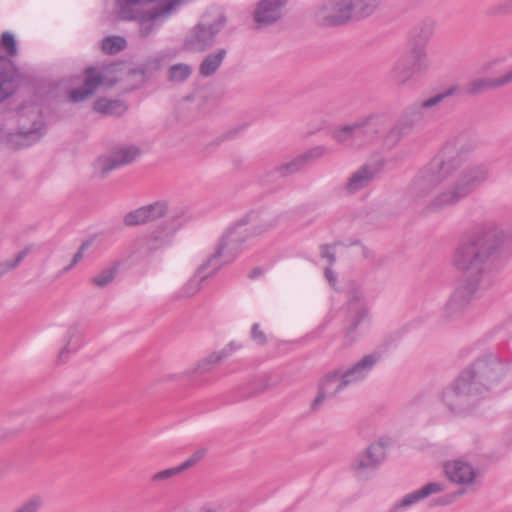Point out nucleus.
Segmentation results:
<instances>
[{
  "label": "nucleus",
  "mask_w": 512,
  "mask_h": 512,
  "mask_svg": "<svg viewBox=\"0 0 512 512\" xmlns=\"http://www.w3.org/2000/svg\"><path fill=\"white\" fill-rule=\"evenodd\" d=\"M475 148V141L467 133L448 139L413 178L408 188L410 200L423 206L426 212H437L466 199L489 177L486 164L463 167Z\"/></svg>",
  "instance_id": "obj_1"
},
{
  "label": "nucleus",
  "mask_w": 512,
  "mask_h": 512,
  "mask_svg": "<svg viewBox=\"0 0 512 512\" xmlns=\"http://www.w3.org/2000/svg\"><path fill=\"white\" fill-rule=\"evenodd\" d=\"M510 235L497 223L477 225L457 246L453 266L464 274L445 302L441 317L447 322L461 319L479 290L489 285L488 276L501 252L508 246Z\"/></svg>",
  "instance_id": "obj_2"
},
{
  "label": "nucleus",
  "mask_w": 512,
  "mask_h": 512,
  "mask_svg": "<svg viewBox=\"0 0 512 512\" xmlns=\"http://www.w3.org/2000/svg\"><path fill=\"white\" fill-rule=\"evenodd\" d=\"M191 0H115L121 20L134 21L141 38L154 35L182 6Z\"/></svg>",
  "instance_id": "obj_3"
},
{
  "label": "nucleus",
  "mask_w": 512,
  "mask_h": 512,
  "mask_svg": "<svg viewBox=\"0 0 512 512\" xmlns=\"http://www.w3.org/2000/svg\"><path fill=\"white\" fill-rule=\"evenodd\" d=\"M387 122L383 114H370L352 123L335 126L330 135L344 148L359 149L378 138Z\"/></svg>",
  "instance_id": "obj_4"
},
{
  "label": "nucleus",
  "mask_w": 512,
  "mask_h": 512,
  "mask_svg": "<svg viewBox=\"0 0 512 512\" xmlns=\"http://www.w3.org/2000/svg\"><path fill=\"white\" fill-rule=\"evenodd\" d=\"M380 360V352L366 354L350 367H342L328 372L321 379L319 385L328 392L330 397H334L347 387L367 379Z\"/></svg>",
  "instance_id": "obj_5"
},
{
  "label": "nucleus",
  "mask_w": 512,
  "mask_h": 512,
  "mask_svg": "<svg viewBox=\"0 0 512 512\" xmlns=\"http://www.w3.org/2000/svg\"><path fill=\"white\" fill-rule=\"evenodd\" d=\"M507 371L508 366L501 358L488 353L477 358L461 374L481 396L500 383Z\"/></svg>",
  "instance_id": "obj_6"
},
{
  "label": "nucleus",
  "mask_w": 512,
  "mask_h": 512,
  "mask_svg": "<svg viewBox=\"0 0 512 512\" xmlns=\"http://www.w3.org/2000/svg\"><path fill=\"white\" fill-rule=\"evenodd\" d=\"M381 0H334L319 10L317 17L321 24L336 26L350 20H360L372 15Z\"/></svg>",
  "instance_id": "obj_7"
},
{
  "label": "nucleus",
  "mask_w": 512,
  "mask_h": 512,
  "mask_svg": "<svg viewBox=\"0 0 512 512\" xmlns=\"http://www.w3.org/2000/svg\"><path fill=\"white\" fill-rule=\"evenodd\" d=\"M461 89L458 85H452L435 95L412 103L400 114L398 120L411 132L416 127L427 124L433 112L438 110L439 105L447 98L458 95Z\"/></svg>",
  "instance_id": "obj_8"
},
{
  "label": "nucleus",
  "mask_w": 512,
  "mask_h": 512,
  "mask_svg": "<svg viewBox=\"0 0 512 512\" xmlns=\"http://www.w3.org/2000/svg\"><path fill=\"white\" fill-rule=\"evenodd\" d=\"M346 310L347 326L343 339L346 345H351L360 337V324L370 315L368 300L361 285L351 283L347 290Z\"/></svg>",
  "instance_id": "obj_9"
},
{
  "label": "nucleus",
  "mask_w": 512,
  "mask_h": 512,
  "mask_svg": "<svg viewBox=\"0 0 512 512\" xmlns=\"http://www.w3.org/2000/svg\"><path fill=\"white\" fill-rule=\"evenodd\" d=\"M444 473L447 479L459 486L456 495L475 492L482 481V473L465 458H455L444 463Z\"/></svg>",
  "instance_id": "obj_10"
},
{
  "label": "nucleus",
  "mask_w": 512,
  "mask_h": 512,
  "mask_svg": "<svg viewBox=\"0 0 512 512\" xmlns=\"http://www.w3.org/2000/svg\"><path fill=\"white\" fill-rule=\"evenodd\" d=\"M388 441L379 439L359 452L350 463L351 471L357 478L368 480L386 459Z\"/></svg>",
  "instance_id": "obj_11"
},
{
  "label": "nucleus",
  "mask_w": 512,
  "mask_h": 512,
  "mask_svg": "<svg viewBox=\"0 0 512 512\" xmlns=\"http://www.w3.org/2000/svg\"><path fill=\"white\" fill-rule=\"evenodd\" d=\"M429 60L426 50L421 47L409 48L394 64L391 70L392 80L399 84H406L415 75L427 71Z\"/></svg>",
  "instance_id": "obj_12"
},
{
  "label": "nucleus",
  "mask_w": 512,
  "mask_h": 512,
  "mask_svg": "<svg viewBox=\"0 0 512 512\" xmlns=\"http://www.w3.org/2000/svg\"><path fill=\"white\" fill-rule=\"evenodd\" d=\"M479 397L462 374L442 393L443 403L452 413L456 414L470 410Z\"/></svg>",
  "instance_id": "obj_13"
},
{
  "label": "nucleus",
  "mask_w": 512,
  "mask_h": 512,
  "mask_svg": "<svg viewBox=\"0 0 512 512\" xmlns=\"http://www.w3.org/2000/svg\"><path fill=\"white\" fill-rule=\"evenodd\" d=\"M258 214L256 211H250L238 219L224 234L220 243L227 248V260H233L237 249L250 237L255 236L250 223L256 222Z\"/></svg>",
  "instance_id": "obj_14"
},
{
  "label": "nucleus",
  "mask_w": 512,
  "mask_h": 512,
  "mask_svg": "<svg viewBox=\"0 0 512 512\" xmlns=\"http://www.w3.org/2000/svg\"><path fill=\"white\" fill-rule=\"evenodd\" d=\"M139 155L140 150L135 145L117 146L108 155L99 157L95 167L99 176L105 178L113 170L134 162Z\"/></svg>",
  "instance_id": "obj_15"
},
{
  "label": "nucleus",
  "mask_w": 512,
  "mask_h": 512,
  "mask_svg": "<svg viewBox=\"0 0 512 512\" xmlns=\"http://www.w3.org/2000/svg\"><path fill=\"white\" fill-rule=\"evenodd\" d=\"M175 234V228H170L164 222L149 235L138 238L133 244L132 254L138 255L140 258L147 257L154 251L170 244Z\"/></svg>",
  "instance_id": "obj_16"
},
{
  "label": "nucleus",
  "mask_w": 512,
  "mask_h": 512,
  "mask_svg": "<svg viewBox=\"0 0 512 512\" xmlns=\"http://www.w3.org/2000/svg\"><path fill=\"white\" fill-rule=\"evenodd\" d=\"M235 350V347L233 343L228 344L226 347H224L220 351H215L206 356L205 358L198 361L193 367L186 369L185 371L169 375L168 379L170 380H188V381H195L201 376L210 373L213 371L215 366L220 363L222 360L230 356L233 351Z\"/></svg>",
  "instance_id": "obj_17"
},
{
  "label": "nucleus",
  "mask_w": 512,
  "mask_h": 512,
  "mask_svg": "<svg viewBox=\"0 0 512 512\" xmlns=\"http://www.w3.org/2000/svg\"><path fill=\"white\" fill-rule=\"evenodd\" d=\"M168 212L169 202L158 200L127 213L124 216V223L126 226L143 225L165 217Z\"/></svg>",
  "instance_id": "obj_18"
},
{
  "label": "nucleus",
  "mask_w": 512,
  "mask_h": 512,
  "mask_svg": "<svg viewBox=\"0 0 512 512\" xmlns=\"http://www.w3.org/2000/svg\"><path fill=\"white\" fill-rule=\"evenodd\" d=\"M285 0H260L254 10L253 20L258 29L276 23L282 17Z\"/></svg>",
  "instance_id": "obj_19"
},
{
  "label": "nucleus",
  "mask_w": 512,
  "mask_h": 512,
  "mask_svg": "<svg viewBox=\"0 0 512 512\" xmlns=\"http://www.w3.org/2000/svg\"><path fill=\"white\" fill-rule=\"evenodd\" d=\"M378 169L373 165H363L347 178L343 191L353 195L368 187L377 177Z\"/></svg>",
  "instance_id": "obj_20"
},
{
  "label": "nucleus",
  "mask_w": 512,
  "mask_h": 512,
  "mask_svg": "<svg viewBox=\"0 0 512 512\" xmlns=\"http://www.w3.org/2000/svg\"><path fill=\"white\" fill-rule=\"evenodd\" d=\"M105 84L104 73L94 67L85 70V79L82 87L73 89L70 92V99L73 102H81L91 97L100 85Z\"/></svg>",
  "instance_id": "obj_21"
},
{
  "label": "nucleus",
  "mask_w": 512,
  "mask_h": 512,
  "mask_svg": "<svg viewBox=\"0 0 512 512\" xmlns=\"http://www.w3.org/2000/svg\"><path fill=\"white\" fill-rule=\"evenodd\" d=\"M218 30L213 26L197 25L185 40V48L193 52H201L215 42Z\"/></svg>",
  "instance_id": "obj_22"
},
{
  "label": "nucleus",
  "mask_w": 512,
  "mask_h": 512,
  "mask_svg": "<svg viewBox=\"0 0 512 512\" xmlns=\"http://www.w3.org/2000/svg\"><path fill=\"white\" fill-rule=\"evenodd\" d=\"M512 83V68L504 75L497 78H476L470 81L464 88V93L469 96H475L488 90H494L499 87Z\"/></svg>",
  "instance_id": "obj_23"
},
{
  "label": "nucleus",
  "mask_w": 512,
  "mask_h": 512,
  "mask_svg": "<svg viewBox=\"0 0 512 512\" xmlns=\"http://www.w3.org/2000/svg\"><path fill=\"white\" fill-rule=\"evenodd\" d=\"M444 490V485L438 482H430L424 485L422 488L406 494L399 502L395 504L396 509H406L428 496L436 493H440Z\"/></svg>",
  "instance_id": "obj_24"
},
{
  "label": "nucleus",
  "mask_w": 512,
  "mask_h": 512,
  "mask_svg": "<svg viewBox=\"0 0 512 512\" xmlns=\"http://www.w3.org/2000/svg\"><path fill=\"white\" fill-rule=\"evenodd\" d=\"M436 23L432 19H425L417 23L411 31L410 47L425 49L426 44L431 39Z\"/></svg>",
  "instance_id": "obj_25"
},
{
  "label": "nucleus",
  "mask_w": 512,
  "mask_h": 512,
  "mask_svg": "<svg viewBox=\"0 0 512 512\" xmlns=\"http://www.w3.org/2000/svg\"><path fill=\"white\" fill-rule=\"evenodd\" d=\"M15 88V73L8 59L0 56V102L8 98Z\"/></svg>",
  "instance_id": "obj_26"
},
{
  "label": "nucleus",
  "mask_w": 512,
  "mask_h": 512,
  "mask_svg": "<svg viewBox=\"0 0 512 512\" xmlns=\"http://www.w3.org/2000/svg\"><path fill=\"white\" fill-rule=\"evenodd\" d=\"M228 251L221 243H219L214 254L199 268L198 272L202 273L207 271L205 275L201 277V280L206 277L215 274L225 263L230 262L227 260Z\"/></svg>",
  "instance_id": "obj_27"
},
{
  "label": "nucleus",
  "mask_w": 512,
  "mask_h": 512,
  "mask_svg": "<svg viewBox=\"0 0 512 512\" xmlns=\"http://www.w3.org/2000/svg\"><path fill=\"white\" fill-rule=\"evenodd\" d=\"M93 108L96 112L109 116H122L126 110V105L120 100H111L99 98L94 102Z\"/></svg>",
  "instance_id": "obj_28"
},
{
  "label": "nucleus",
  "mask_w": 512,
  "mask_h": 512,
  "mask_svg": "<svg viewBox=\"0 0 512 512\" xmlns=\"http://www.w3.org/2000/svg\"><path fill=\"white\" fill-rule=\"evenodd\" d=\"M412 132L409 131L402 122L398 119L397 121L387 130L382 137V144L388 149L396 147L401 140L410 135Z\"/></svg>",
  "instance_id": "obj_29"
},
{
  "label": "nucleus",
  "mask_w": 512,
  "mask_h": 512,
  "mask_svg": "<svg viewBox=\"0 0 512 512\" xmlns=\"http://www.w3.org/2000/svg\"><path fill=\"white\" fill-rule=\"evenodd\" d=\"M226 54L227 51L224 48L219 49L214 53L208 54L200 64V74L204 77H209L213 75L222 64L224 58L226 57Z\"/></svg>",
  "instance_id": "obj_30"
},
{
  "label": "nucleus",
  "mask_w": 512,
  "mask_h": 512,
  "mask_svg": "<svg viewBox=\"0 0 512 512\" xmlns=\"http://www.w3.org/2000/svg\"><path fill=\"white\" fill-rule=\"evenodd\" d=\"M256 213L258 214V219L256 220V222L249 224L250 226H252L253 233L255 236L261 235L277 225V216L267 212Z\"/></svg>",
  "instance_id": "obj_31"
},
{
  "label": "nucleus",
  "mask_w": 512,
  "mask_h": 512,
  "mask_svg": "<svg viewBox=\"0 0 512 512\" xmlns=\"http://www.w3.org/2000/svg\"><path fill=\"white\" fill-rule=\"evenodd\" d=\"M169 218L165 221L170 228H175L177 232L186 222L190 220L189 208L187 206H176L169 209Z\"/></svg>",
  "instance_id": "obj_32"
},
{
  "label": "nucleus",
  "mask_w": 512,
  "mask_h": 512,
  "mask_svg": "<svg viewBox=\"0 0 512 512\" xmlns=\"http://www.w3.org/2000/svg\"><path fill=\"white\" fill-rule=\"evenodd\" d=\"M306 167L307 166L300 154L293 158L292 160L277 166L275 168V172L280 177H288L298 172H301Z\"/></svg>",
  "instance_id": "obj_33"
},
{
  "label": "nucleus",
  "mask_w": 512,
  "mask_h": 512,
  "mask_svg": "<svg viewBox=\"0 0 512 512\" xmlns=\"http://www.w3.org/2000/svg\"><path fill=\"white\" fill-rule=\"evenodd\" d=\"M43 122L41 119L34 120L31 127H26L25 125H21L19 127V135L23 137L24 140H26V144L29 145L31 143H34L38 141L43 132Z\"/></svg>",
  "instance_id": "obj_34"
},
{
  "label": "nucleus",
  "mask_w": 512,
  "mask_h": 512,
  "mask_svg": "<svg viewBox=\"0 0 512 512\" xmlns=\"http://www.w3.org/2000/svg\"><path fill=\"white\" fill-rule=\"evenodd\" d=\"M192 67L186 63H177L168 69V80L171 82H184L192 74Z\"/></svg>",
  "instance_id": "obj_35"
},
{
  "label": "nucleus",
  "mask_w": 512,
  "mask_h": 512,
  "mask_svg": "<svg viewBox=\"0 0 512 512\" xmlns=\"http://www.w3.org/2000/svg\"><path fill=\"white\" fill-rule=\"evenodd\" d=\"M32 246H27L19 251L14 258L0 262V277L7 274L9 271L17 268L26 256L31 252Z\"/></svg>",
  "instance_id": "obj_36"
},
{
  "label": "nucleus",
  "mask_w": 512,
  "mask_h": 512,
  "mask_svg": "<svg viewBox=\"0 0 512 512\" xmlns=\"http://www.w3.org/2000/svg\"><path fill=\"white\" fill-rule=\"evenodd\" d=\"M79 337V329L76 325L68 328L65 335V347L59 353V359L65 361L70 350L76 349L77 339Z\"/></svg>",
  "instance_id": "obj_37"
},
{
  "label": "nucleus",
  "mask_w": 512,
  "mask_h": 512,
  "mask_svg": "<svg viewBox=\"0 0 512 512\" xmlns=\"http://www.w3.org/2000/svg\"><path fill=\"white\" fill-rule=\"evenodd\" d=\"M280 380L274 378L271 375H263L259 377L252 384L251 392L249 395H256L267 391L268 389L274 388L279 384Z\"/></svg>",
  "instance_id": "obj_38"
},
{
  "label": "nucleus",
  "mask_w": 512,
  "mask_h": 512,
  "mask_svg": "<svg viewBox=\"0 0 512 512\" xmlns=\"http://www.w3.org/2000/svg\"><path fill=\"white\" fill-rule=\"evenodd\" d=\"M117 272V266L105 268L91 278V283L99 288H103L114 280Z\"/></svg>",
  "instance_id": "obj_39"
},
{
  "label": "nucleus",
  "mask_w": 512,
  "mask_h": 512,
  "mask_svg": "<svg viewBox=\"0 0 512 512\" xmlns=\"http://www.w3.org/2000/svg\"><path fill=\"white\" fill-rule=\"evenodd\" d=\"M181 473L182 471L180 470L179 466L167 468L153 474L150 478V481L156 485L167 484Z\"/></svg>",
  "instance_id": "obj_40"
},
{
  "label": "nucleus",
  "mask_w": 512,
  "mask_h": 512,
  "mask_svg": "<svg viewBox=\"0 0 512 512\" xmlns=\"http://www.w3.org/2000/svg\"><path fill=\"white\" fill-rule=\"evenodd\" d=\"M126 46V40L120 36H110L102 41V50L108 54H116Z\"/></svg>",
  "instance_id": "obj_41"
},
{
  "label": "nucleus",
  "mask_w": 512,
  "mask_h": 512,
  "mask_svg": "<svg viewBox=\"0 0 512 512\" xmlns=\"http://www.w3.org/2000/svg\"><path fill=\"white\" fill-rule=\"evenodd\" d=\"M329 153H330V150L326 146L318 145V146H315V147L307 150L306 152L302 153L301 156H302L306 166H308L315 160H318Z\"/></svg>",
  "instance_id": "obj_42"
},
{
  "label": "nucleus",
  "mask_w": 512,
  "mask_h": 512,
  "mask_svg": "<svg viewBox=\"0 0 512 512\" xmlns=\"http://www.w3.org/2000/svg\"><path fill=\"white\" fill-rule=\"evenodd\" d=\"M206 453H207L206 448H200V449L196 450L184 462H182L180 465H178L180 470L182 472H184V471L194 467L206 456Z\"/></svg>",
  "instance_id": "obj_43"
},
{
  "label": "nucleus",
  "mask_w": 512,
  "mask_h": 512,
  "mask_svg": "<svg viewBox=\"0 0 512 512\" xmlns=\"http://www.w3.org/2000/svg\"><path fill=\"white\" fill-rule=\"evenodd\" d=\"M487 13L490 16L506 15L512 13V0H503L500 3L491 5Z\"/></svg>",
  "instance_id": "obj_44"
},
{
  "label": "nucleus",
  "mask_w": 512,
  "mask_h": 512,
  "mask_svg": "<svg viewBox=\"0 0 512 512\" xmlns=\"http://www.w3.org/2000/svg\"><path fill=\"white\" fill-rule=\"evenodd\" d=\"M201 279H191L189 280L181 289L180 297H190L197 293L200 289Z\"/></svg>",
  "instance_id": "obj_45"
},
{
  "label": "nucleus",
  "mask_w": 512,
  "mask_h": 512,
  "mask_svg": "<svg viewBox=\"0 0 512 512\" xmlns=\"http://www.w3.org/2000/svg\"><path fill=\"white\" fill-rule=\"evenodd\" d=\"M251 335H252V339L258 345L263 346V345H265L267 343V337H266L265 333L262 330H260L259 324L255 323L252 326Z\"/></svg>",
  "instance_id": "obj_46"
},
{
  "label": "nucleus",
  "mask_w": 512,
  "mask_h": 512,
  "mask_svg": "<svg viewBox=\"0 0 512 512\" xmlns=\"http://www.w3.org/2000/svg\"><path fill=\"white\" fill-rule=\"evenodd\" d=\"M326 397H330L328 392L324 391L322 389V386L319 385V391H318V394L317 396L315 397V399L313 400L312 404H311V408L313 410H317L321 405L322 403L324 402L325 398Z\"/></svg>",
  "instance_id": "obj_47"
},
{
  "label": "nucleus",
  "mask_w": 512,
  "mask_h": 512,
  "mask_svg": "<svg viewBox=\"0 0 512 512\" xmlns=\"http://www.w3.org/2000/svg\"><path fill=\"white\" fill-rule=\"evenodd\" d=\"M92 244V241L91 240H86L84 241L79 249L77 250V252L74 254L72 260L74 261V263H79L83 257H84V252L91 246Z\"/></svg>",
  "instance_id": "obj_48"
},
{
  "label": "nucleus",
  "mask_w": 512,
  "mask_h": 512,
  "mask_svg": "<svg viewBox=\"0 0 512 512\" xmlns=\"http://www.w3.org/2000/svg\"><path fill=\"white\" fill-rule=\"evenodd\" d=\"M237 134V130L235 131H229L217 138H215L210 144L209 146H219L223 141L227 140V139H230V138H233L235 135Z\"/></svg>",
  "instance_id": "obj_49"
},
{
  "label": "nucleus",
  "mask_w": 512,
  "mask_h": 512,
  "mask_svg": "<svg viewBox=\"0 0 512 512\" xmlns=\"http://www.w3.org/2000/svg\"><path fill=\"white\" fill-rule=\"evenodd\" d=\"M321 256L323 258H327L330 265H332L336 261L335 255L331 251V248L329 246L321 247Z\"/></svg>",
  "instance_id": "obj_50"
},
{
  "label": "nucleus",
  "mask_w": 512,
  "mask_h": 512,
  "mask_svg": "<svg viewBox=\"0 0 512 512\" xmlns=\"http://www.w3.org/2000/svg\"><path fill=\"white\" fill-rule=\"evenodd\" d=\"M458 496L459 495H456V492L453 494H450V495L442 496L437 499L436 504L442 505V506L448 505V504L452 503L455 500V498Z\"/></svg>",
  "instance_id": "obj_51"
},
{
  "label": "nucleus",
  "mask_w": 512,
  "mask_h": 512,
  "mask_svg": "<svg viewBox=\"0 0 512 512\" xmlns=\"http://www.w3.org/2000/svg\"><path fill=\"white\" fill-rule=\"evenodd\" d=\"M325 277L332 287H335L337 282V275L331 268L325 269Z\"/></svg>",
  "instance_id": "obj_52"
},
{
  "label": "nucleus",
  "mask_w": 512,
  "mask_h": 512,
  "mask_svg": "<svg viewBox=\"0 0 512 512\" xmlns=\"http://www.w3.org/2000/svg\"><path fill=\"white\" fill-rule=\"evenodd\" d=\"M77 265V263H74L73 260H71V263L69 265H67L66 267H64L61 271H60V275H63L65 273H67L68 271H70L72 268H74L75 266Z\"/></svg>",
  "instance_id": "obj_53"
},
{
  "label": "nucleus",
  "mask_w": 512,
  "mask_h": 512,
  "mask_svg": "<svg viewBox=\"0 0 512 512\" xmlns=\"http://www.w3.org/2000/svg\"><path fill=\"white\" fill-rule=\"evenodd\" d=\"M362 250L365 258H370L372 256V252L369 249L363 247Z\"/></svg>",
  "instance_id": "obj_54"
},
{
  "label": "nucleus",
  "mask_w": 512,
  "mask_h": 512,
  "mask_svg": "<svg viewBox=\"0 0 512 512\" xmlns=\"http://www.w3.org/2000/svg\"><path fill=\"white\" fill-rule=\"evenodd\" d=\"M258 274H260V271L258 269H255L251 274H250V278H254L256 277Z\"/></svg>",
  "instance_id": "obj_55"
},
{
  "label": "nucleus",
  "mask_w": 512,
  "mask_h": 512,
  "mask_svg": "<svg viewBox=\"0 0 512 512\" xmlns=\"http://www.w3.org/2000/svg\"><path fill=\"white\" fill-rule=\"evenodd\" d=\"M200 512H215L214 510H204V511H200Z\"/></svg>",
  "instance_id": "obj_56"
},
{
  "label": "nucleus",
  "mask_w": 512,
  "mask_h": 512,
  "mask_svg": "<svg viewBox=\"0 0 512 512\" xmlns=\"http://www.w3.org/2000/svg\"><path fill=\"white\" fill-rule=\"evenodd\" d=\"M112 85H113V82H109V83L107 84V86H108V87H111Z\"/></svg>",
  "instance_id": "obj_57"
}]
</instances>
